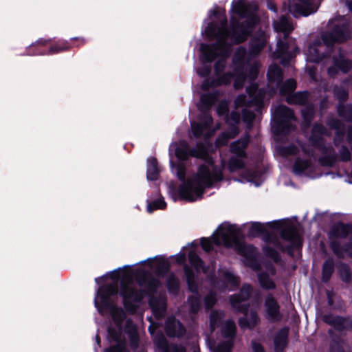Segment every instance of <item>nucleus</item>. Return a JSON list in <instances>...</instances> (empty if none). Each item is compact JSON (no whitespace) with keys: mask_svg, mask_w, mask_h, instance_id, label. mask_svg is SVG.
<instances>
[{"mask_svg":"<svg viewBox=\"0 0 352 352\" xmlns=\"http://www.w3.org/2000/svg\"><path fill=\"white\" fill-rule=\"evenodd\" d=\"M232 12L239 18L232 16L230 26L224 12L210 10L208 17L215 21L207 23L204 33L214 42L200 46L201 67L196 69L198 76L205 78L201 84L204 91H212L204 94L200 97L199 108L201 111L197 121H190L191 130L196 138H203V142H197L195 147L190 148L184 141L173 142L169 146V155L174 153L179 160L175 164L170 160L171 171L182 182L178 188L171 183L170 190L180 199L193 202L200 199L206 188L218 187L223 179V170L225 162L221 160L216 162L212 157L213 145L210 138L220 127L219 124H213L211 115L207 111L219 99L223 91L218 87L230 84L234 80V87L241 89L246 80L250 85L246 87L247 94H240L234 100L235 110L230 114L228 104L221 100L217 108L219 116H225L229 125H236L241 119L250 129L257 114L264 106V89L255 82L258 77L260 63L255 60L265 47L268 36L259 29L251 36L249 50L239 47L232 56V65H228L233 45L247 40L259 23L256 8L243 0L232 3Z\"/></svg>","mask_w":352,"mask_h":352,"instance_id":"nucleus-1","label":"nucleus"},{"mask_svg":"<svg viewBox=\"0 0 352 352\" xmlns=\"http://www.w3.org/2000/svg\"><path fill=\"white\" fill-rule=\"evenodd\" d=\"M221 246L233 248L241 255L253 256L255 248L244 243L241 230L236 225L223 223L210 238L203 237L200 242L194 241L182 248L181 251L169 256L157 255L135 264H215Z\"/></svg>","mask_w":352,"mask_h":352,"instance_id":"nucleus-2","label":"nucleus"},{"mask_svg":"<svg viewBox=\"0 0 352 352\" xmlns=\"http://www.w3.org/2000/svg\"><path fill=\"white\" fill-rule=\"evenodd\" d=\"M267 226L280 231V237L267 233L265 225L259 222H254L249 228L248 234L250 236L265 235L267 244L263 247L265 254L274 262L280 260L278 251L291 254L292 250H299L302 245V230L293 219H285L267 223Z\"/></svg>","mask_w":352,"mask_h":352,"instance_id":"nucleus-3","label":"nucleus"},{"mask_svg":"<svg viewBox=\"0 0 352 352\" xmlns=\"http://www.w3.org/2000/svg\"><path fill=\"white\" fill-rule=\"evenodd\" d=\"M326 122L331 129L336 131L333 139V145L324 140V136L330 137L331 134L326 126L320 123L314 124L309 138L311 146L320 153L318 162L322 166L332 167L338 161H351V151L343 144L345 136L344 124L333 116L329 117Z\"/></svg>","mask_w":352,"mask_h":352,"instance_id":"nucleus-4","label":"nucleus"},{"mask_svg":"<svg viewBox=\"0 0 352 352\" xmlns=\"http://www.w3.org/2000/svg\"><path fill=\"white\" fill-rule=\"evenodd\" d=\"M328 30L320 37L311 43L306 51L307 61L318 63L327 56L336 43H342L351 37L352 20L347 16H338L330 19Z\"/></svg>","mask_w":352,"mask_h":352,"instance_id":"nucleus-5","label":"nucleus"},{"mask_svg":"<svg viewBox=\"0 0 352 352\" xmlns=\"http://www.w3.org/2000/svg\"><path fill=\"white\" fill-rule=\"evenodd\" d=\"M267 77V88H262L265 91V98L267 96L272 97L278 91L280 95L287 96L286 101L290 104L305 105L311 101V95L307 91L293 93L296 88L295 80L289 78L283 82V71L278 65H270Z\"/></svg>","mask_w":352,"mask_h":352,"instance_id":"nucleus-6","label":"nucleus"},{"mask_svg":"<svg viewBox=\"0 0 352 352\" xmlns=\"http://www.w3.org/2000/svg\"><path fill=\"white\" fill-rule=\"evenodd\" d=\"M273 25L276 32L283 34V37H279L277 41L276 54L281 58L280 63L286 65L298 52L295 40L289 37L294 28V24L290 16H282L274 21Z\"/></svg>","mask_w":352,"mask_h":352,"instance_id":"nucleus-7","label":"nucleus"},{"mask_svg":"<svg viewBox=\"0 0 352 352\" xmlns=\"http://www.w3.org/2000/svg\"><path fill=\"white\" fill-rule=\"evenodd\" d=\"M250 136L246 133L241 139L233 142L230 146V157L228 162V169L230 172L241 171V182H252L258 176L255 168L245 167V160L247 157L246 148L250 143Z\"/></svg>","mask_w":352,"mask_h":352,"instance_id":"nucleus-8","label":"nucleus"},{"mask_svg":"<svg viewBox=\"0 0 352 352\" xmlns=\"http://www.w3.org/2000/svg\"><path fill=\"white\" fill-rule=\"evenodd\" d=\"M112 279L120 280V295L122 298L123 306L130 314H134L138 306L136 303L142 302L144 298L142 290L131 287L135 280V271L124 272L122 276L119 273L113 274Z\"/></svg>","mask_w":352,"mask_h":352,"instance_id":"nucleus-9","label":"nucleus"},{"mask_svg":"<svg viewBox=\"0 0 352 352\" xmlns=\"http://www.w3.org/2000/svg\"><path fill=\"white\" fill-rule=\"evenodd\" d=\"M301 148L305 156L296 158L293 166L294 173L299 177H307L311 179L320 177L322 174L316 165V158L313 149L309 146L305 145H302Z\"/></svg>","mask_w":352,"mask_h":352,"instance_id":"nucleus-10","label":"nucleus"},{"mask_svg":"<svg viewBox=\"0 0 352 352\" xmlns=\"http://www.w3.org/2000/svg\"><path fill=\"white\" fill-rule=\"evenodd\" d=\"M335 232L338 239L331 242L332 251L340 258L346 256L352 258V226L341 224L336 228Z\"/></svg>","mask_w":352,"mask_h":352,"instance_id":"nucleus-11","label":"nucleus"},{"mask_svg":"<svg viewBox=\"0 0 352 352\" xmlns=\"http://www.w3.org/2000/svg\"><path fill=\"white\" fill-rule=\"evenodd\" d=\"M295 121L294 112L285 105H278L272 110V128L277 134L287 135L294 130Z\"/></svg>","mask_w":352,"mask_h":352,"instance_id":"nucleus-12","label":"nucleus"},{"mask_svg":"<svg viewBox=\"0 0 352 352\" xmlns=\"http://www.w3.org/2000/svg\"><path fill=\"white\" fill-rule=\"evenodd\" d=\"M322 0H287L283 3L284 10H287L294 17L307 16L316 12Z\"/></svg>","mask_w":352,"mask_h":352,"instance_id":"nucleus-13","label":"nucleus"},{"mask_svg":"<svg viewBox=\"0 0 352 352\" xmlns=\"http://www.w3.org/2000/svg\"><path fill=\"white\" fill-rule=\"evenodd\" d=\"M118 292V286L115 283L104 284L99 287L94 304L100 314L104 315L107 308L111 307L113 304L111 296L116 295Z\"/></svg>","mask_w":352,"mask_h":352,"instance_id":"nucleus-14","label":"nucleus"},{"mask_svg":"<svg viewBox=\"0 0 352 352\" xmlns=\"http://www.w3.org/2000/svg\"><path fill=\"white\" fill-rule=\"evenodd\" d=\"M48 41V40L43 38L38 39L35 43H32L29 46L27 49L26 54L29 56L54 54L67 50L71 47L68 41H60L46 52L42 49V47L45 46Z\"/></svg>","mask_w":352,"mask_h":352,"instance_id":"nucleus-15","label":"nucleus"},{"mask_svg":"<svg viewBox=\"0 0 352 352\" xmlns=\"http://www.w3.org/2000/svg\"><path fill=\"white\" fill-rule=\"evenodd\" d=\"M322 321L331 327L338 332L352 328V320L349 317L334 316L331 313L324 314L322 316Z\"/></svg>","mask_w":352,"mask_h":352,"instance_id":"nucleus-16","label":"nucleus"},{"mask_svg":"<svg viewBox=\"0 0 352 352\" xmlns=\"http://www.w3.org/2000/svg\"><path fill=\"white\" fill-rule=\"evenodd\" d=\"M334 65L331 66L327 69L328 75L330 77H336L339 70L346 74L352 69V60L346 58L344 54L339 49L338 56L333 57Z\"/></svg>","mask_w":352,"mask_h":352,"instance_id":"nucleus-17","label":"nucleus"},{"mask_svg":"<svg viewBox=\"0 0 352 352\" xmlns=\"http://www.w3.org/2000/svg\"><path fill=\"white\" fill-rule=\"evenodd\" d=\"M164 331L168 338H182L186 333L184 325L175 316L168 317L165 321Z\"/></svg>","mask_w":352,"mask_h":352,"instance_id":"nucleus-18","label":"nucleus"},{"mask_svg":"<svg viewBox=\"0 0 352 352\" xmlns=\"http://www.w3.org/2000/svg\"><path fill=\"white\" fill-rule=\"evenodd\" d=\"M184 274L188 285V288L192 293H198V285L196 280V275L194 269L196 270H202L204 272H206L211 265H183ZM215 267V265H212Z\"/></svg>","mask_w":352,"mask_h":352,"instance_id":"nucleus-19","label":"nucleus"},{"mask_svg":"<svg viewBox=\"0 0 352 352\" xmlns=\"http://www.w3.org/2000/svg\"><path fill=\"white\" fill-rule=\"evenodd\" d=\"M264 306L267 318L272 322H278L281 320L280 307L276 299L272 294H269L265 300Z\"/></svg>","mask_w":352,"mask_h":352,"instance_id":"nucleus-20","label":"nucleus"},{"mask_svg":"<svg viewBox=\"0 0 352 352\" xmlns=\"http://www.w3.org/2000/svg\"><path fill=\"white\" fill-rule=\"evenodd\" d=\"M148 305L152 314L157 320L163 318L167 309L166 298L160 296H151L148 299Z\"/></svg>","mask_w":352,"mask_h":352,"instance_id":"nucleus-21","label":"nucleus"},{"mask_svg":"<svg viewBox=\"0 0 352 352\" xmlns=\"http://www.w3.org/2000/svg\"><path fill=\"white\" fill-rule=\"evenodd\" d=\"M245 298V295L241 294V292L240 290L239 293L234 294L230 296V304L232 308L235 311V312L243 314V315H247L248 314L250 307V304L249 302H247L250 299Z\"/></svg>","mask_w":352,"mask_h":352,"instance_id":"nucleus-22","label":"nucleus"},{"mask_svg":"<svg viewBox=\"0 0 352 352\" xmlns=\"http://www.w3.org/2000/svg\"><path fill=\"white\" fill-rule=\"evenodd\" d=\"M124 331L128 336L131 349L133 351L137 350L140 344V336L137 326L134 324L132 319L128 318L126 320Z\"/></svg>","mask_w":352,"mask_h":352,"instance_id":"nucleus-23","label":"nucleus"},{"mask_svg":"<svg viewBox=\"0 0 352 352\" xmlns=\"http://www.w3.org/2000/svg\"><path fill=\"white\" fill-rule=\"evenodd\" d=\"M289 327L287 326L280 329L274 338L275 352H283L289 343Z\"/></svg>","mask_w":352,"mask_h":352,"instance_id":"nucleus-24","label":"nucleus"},{"mask_svg":"<svg viewBox=\"0 0 352 352\" xmlns=\"http://www.w3.org/2000/svg\"><path fill=\"white\" fill-rule=\"evenodd\" d=\"M111 314L113 321L119 330L122 329L124 321L126 318V315L122 307L116 306L114 303L111 307H107V311Z\"/></svg>","mask_w":352,"mask_h":352,"instance_id":"nucleus-25","label":"nucleus"},{"mask_svg":"<svg viewBox=\"0 0 352 352\" xmlns=\"http://www.w3.org/2000/svg\"><path fill=\"white\" fill-rule=\"evenodd\" d=\"M230 129L221 133L215 141L216 146L219 147L228 144V141L234 138L239 133V129L236 125H230Z\"/></svg>","mask_w":352,"mask_h":352,"instance_id":"nucleus-26","label":"nucleus"},{"mask_svg":"<svg viewBox=\"0 0 352 352\" xmlns=\"http://www.w3.org/2000/svg\"><path fill=\"white\" fill-rule=\"evenodd\" d=\"M160 168L155 157L147 160L146 179L149 181H155L158 179Z\"/></svg>","mask_w":352,"mask_h":352,"instance_id":"nucleus-27","label":"nucleus"},{"mask_svg":"<svg viewBox=\"0 0 352 352\" xmlns=\"http://www.w3.org/2000/svg\"><path fill=\"white\" fill-rule=\"evenodd\" d=\"M236 326L234 320H227L221 328V333L223 338L234 341L236 335Z\"/></svg>","mask_w":352,"mask_h":352,"instance_id":"nucleus-28","label":"nucleus"},{"mask_svg":"<svg viewBox=\"0 0 352 352\" xmlns=\"http://www.w3.org/2000/svg\"><path fill=\"white\" fill-rule=\"evenodd\" d=\"M336 109L338 114L340 118L346 122L352 123V104H344V103H338Z\"/></svg>","mask_w":352,"mask_h":352,"instance_id":"nucleus-29","label":"nucleus"},{"mask_svg":"<svg viewBox=\"0 0 352 352\" xmlns=\"http://www.w3.org/2000/svg\"><path fill=\"white\" fill-rule=\"evenodd\" d=\"M258 281L261 287L264 289H274L276 284L266 272H261L257 275Z\"/></svg>","mask_w":352,"mask_h":352,"instance_id":"nucleus-30","label":"nucleus"},{"mask_svg":"<svg viewBox=\"0 0 352 352\" xmlns=\"http://www.w3.org/2000/svg\"><path fill=\"white\" fill-rule=\"evenodd\" d=\"M157 344L163 352H186L185 347L182 345L175 344L171 348L168 347L167 341L164 337L159 339Z\"/></svg>","mask_w":352,"mask_h":352,"instance_id":"nucleus-31","label":"nucleus"},{"mask_svg":"<svg viewBox=\"0 0 352 352\" xmlns=\"http://www.w3.org/2000/svg\"><path fill=\"white\" fill-rule=\"evenodd\" d=\"M305 106V107L302 109L301 113L305 124L307 126H309L314 118L315 107L311 101Z\"/></svg>","mask_w":352,"mask_h":352,"instance_id":"nucleus-32","label":"nucleus"},{"mask_svg":"<svg viewBox=\"0 0 352 352\" xmlns=\"http://www.w3.org/2000/svg\"><path fill=\"white\" fill-rule=\"evenodd\" d=\"M166 287L169 293L174 295L178 294L179 292V282L174 274H171L166 280Z\"/></svg>","mask_w":352,"mask_h":352,"instance_id":"nucleus-33","label":"nucleus"},{"mask_svg":"<svg viewBox=\"0 0 352 352\" xmlns=\"http://www.w3.org/2000/svg\"><path fill=\"white\" fill-rule=\"evenodd\" d=\"M223 316V313L222 311L216 310L211 311L210 315V327L212 331L220 327L222 323Z\"/></svg>","mask_w":352,"mask_h":352,"instance_id":"nucleus-34","label":"nucleus"},{"mask_svg":"<svg viewBox=\"0 0 352 352\" xmlns=\"http://www.w3.org/2000/svg\"><path fill=\"white\" fill-rule=\"evenodd\" d=\"M152 275L144 270H137L135 271V280L140 287H144L151 278Z\"/></svg>","mask_w":352,"mask_h":352,"instance_id":"nucleus-35","label":"nucleus"},{"mask_svg":"<svg viewBox=\"0 0 352 352\" xmlns=\"http://www.w3.org/2000/svg\"><path fill=\"white\" fill-rule=\"evenodd\" d=\"M147 202L146 210L149 213L153 212L157 209H164L166 206V204L162 197H160L151 202L147 200Z\"/></svg>","mask_w":352,"mask_h":352,"instance_id":"nucleus-36","label":"nucleus"},{"mask_svg":"<svg viewBox=\"0 0 352 352\" xmlns=\"http://www.w3.org/2000/svg\"><path fill=\"white\" fill-rule=\"evenodd\" d=\"M338 274L340 279L345 283H350L352 280V272L350 265H339Z\"/></svg>","mask_w":352,"mask_h":352,"instance_id":"nucleus-37","label":"nucleus"},{"mask_svg":"<svg viewBox=\"0 0 352 352\" xmlns=\"http://www.w3.org/2000/svg\"><path fill=\"white\" fill-rule=\"evenodd\" d=\"M188 302L190 306V312L194 314H197L201 307L200 298L197 296H190L188 298Z\"/></svg>","mask_w":352,"mask_h":352,"instance_id":"nucleus-38","label":"nucleus"},{"mask_svg":"<svg viewBox=\"0 0 352 352\" xmlns=\"http://www.w3.org/2000/svg\"><path fill=\"white\" fill-rule=\"evenodd\" d=\"M335 98L339 100V103H344L349 97L347 90L340 86H335L333 88Z\"/></svg>","mask_w":352,"mask_h":352,"instance_id":"nucleus-39","label":"nucleus"},{"mask_svg":"<svg viewBox=\"0 0 352 352\" xmlns=\"http://www.w3.org/2000/svg\"><path fill=\"white\" fill-rule=\"evenodd\" d=\"M204 301L206 309L212 308L217 301L216 292L213 290H210L204 297Z\"/></svg>","mask_w":352,"mask_h":352,"instance_id":"nucleus-40","label":"nucleus"},{"mask_svg":"<svg viewBox=\"0 0 352 352\" xmlns=\"http://www.w3.org/2000/svg\"><path fill=\"white\" fill-rule=\"evenodd\" d=\"M223 278L225 280L229 283L232 287L237 288L240 285V278L238 276H235L230 272H225L223 274Z\"/></svg>","mask_w":352,"mask_h":352,"instance_id":"nucleus-41","label":"nucleus"},{"mask_svg":"<svg viewBox=\"0 0 352 352\" xmlns=\"http://www.w3.org/2000/svg\"><path fill=\"white\" fill-rule=\"evenodd\" d=\"M334 266L335 265H322V281L323 283H327L329 281L334 272Z\"/></svg>","mask_w":352,"mask_h":352,"instance_id":"nucleus-42","label":"nucleus"},{"mask_svg":"<svg viewBox=\"0 0 352 352\" xmlns=\"http://www.w3.org/2000/svg\"><path fill=\"white\" fill-rule=\"evenodd\" d=\"M278 150L279 153L283 156L296 155L298 151V147L294 144H290L287 146H280Z\"/></svg>","mask_w":352,"mask_h":352,"instance_id":"nucleus-43","label":"nucleus"},{"mask_svg":"<svg viewBox=\"0 0 352 352\" xmlns=\"http://www.w3.org/2000/svg\"><path fill=\"white\" fill-rule=\"evenodd\" d=\"M104 352H127L125 340L116 343L114 345L109 346L104 349Z\"/></svg>","mask_w":352,"mask_h":352,"instance_id":"nucleus-44","label":"nucleus"},{"mask_svg":"<svg viewBox=\"0 0 352 352\" xmlns=\"http://www.w3.org/2000/svg\"><path fill=\"white\" fill-rule=\"evenodd\" d=\"M159 280L152 276L144 287H145L148 294L153 295L156 292Z\"/></svg>","mask_w":352,"mask_h":352,"instance_id":"nucleus-45","label":"nucleus"},{"mask_svg":"<svg viewBox=\"0 0 352 352\" xmlns=\"http://www.w3.org/2000/svg\"><path fill=\"white\" fill-rule=\"evenodd\" d=\"M108 337L112 341L120 343L122 342L121 340V333L120 331L116 330L115 328L109 327L107 328Z\"/></svg>","mask_w":352,"mask_h":352,"instance_id":"nucleus-46","label":"nucleus"},{"mask_svg":"<svg viewBox=\"0 0 352 352\" xmlns=\"http://www.w3.org/2000/svg\"><path fill=\"white\" fill-rule=\"evenodd\" d=\"M234 345V341L226 340L218 344L217 350V352H231Z\"/></svg>","mask_w":352,"mask_h":352,"instance_id":"nucleus-47","label":"nucleus"},{"mask_svg":"<svg viewBox=\"0 0 352 352\" xmlns=\"http://www.w3.org/2000/svg\"><path fill=\"white\" fill-rule=\"evenodd\" d=\"M241 294L245 295V299H250L254 292L253 286L250 283H243L240 289Z\"/></svg>","mask_w":352,"mask_h":352,"instance_id":"nucleus-48","label":"nucleus"},{"mask_svg":"<svg viewBox=\"0 0 352 352\" xmlns=\"http://www.w3.org/2000/svg\"><path fill=\"white\" fill-rule=\"evenodd\" d=\"M210 280L212 285L221 290H225L227 287L226 283L221 280L218 279L214 274L210 276Z\"/></svg>","mask_w":352,"mask_h":352,"instance_id":"nucleus-49","label":"nucleus"},{"mask_svg":"<svg viewBox=\"0 0 352 352\" xmlns=\"http://www.w3.org/2000/svg\"><path fill=\"white\" fill-rule=\"evenodd\" d=\"M247 316H248V314L244 315L242 317H240L238 320V324H239V327L243 330H245L247 329L252 330L253 329L249 322V320L247 318Z\"/></svg>","mask_w":352,"mask_h":352,"instance_id":"nucleus-50","label":"nucleus"},{"mask_svg":"<svg viewBox=\"0 0 352 352\" xmlns=\"http://www.w3.org/2000/svg\"><path fill=\"white\" fill-rule=\"evenodd\" d=\"M249 322L252 326V329H254L260 322V318L258 315L255 310H252L250 313V318Z\"/></svg>","mask_w":352,"mask_h":352,"instance_id":"nucleus-51","label":"nucleus"},{"mask_svg":"<svg viewBox=\"0 0 352 352\" xmlns=\"http://www.w3.org/2000/svg\"><path fill=\"white\" fill-rule=\"evenodd\" d=\"M306 68H307V72L310 76V78L312 80L316 81L317 80V76H316L317 69H316V67L314 65H307Z\"/></svg>","mask_w":352,"mask_h":352,"instance_id":"nucleus-52","label":"nucleus"},{"mask_svg":"<svg viewBox=\"0 0 352 352\" xmlns=\"http://www.w3.org/2000/svg\"><path fill=\"white\" fill-rule=\"evenodd\" d=\"M251 345L253 352H266L264 346L259 342L253 340Z\"/></svg>","mask_w":352,"mask_h":352,"instance_id":"nucleus-53","label":"nucleus"},{"mask_svg":"<svg viewBox=\"0 0 352 352\" xmlns=\"http://www.w3.org/2000/svg\"><path fill=\"white\" fill-rule=\"evenodd\" d=\"M329 352H344V351L341 345L336 343L330 345Z\"/></svg>","mask_w":352,"mask_h":352,"instance_id":"nucleus-54","label":"nucleus"},{"mask_svg":"<svg viewBox=\"0 0 352 352\" xmlns=\"http://www.w3.org/2000/svg\"><path fill=\"white\" fill-rule=\"evenodd\" d=\"M148 266L151 267L152 268L154 265H148ZM155 266L158 267L157 270L159 271L162 270L164 272H167L168 271H169L170 270V267L172 265H155Z\"/></svg>","mask_w":352,"mask_h":352,"instance_id":"nucleus-55","label":"nucleus"},{"mask_svg":"<svg viewBox=\"0 0 352 352\" xmlns=\"http://www.w3.org/2000/svg\"><path fill=\"white\" fill-rule=\"evenodd\" d=\"M267 7L270 10H271L275 13L277 12V9H276V5L272 1H267Z\"/></svg>","mask_w":352,"mask_h":352,"instance_id":"nucleus-56","label":"nucleus"},{"mask_svg":"<svg viewBox=\"0 0 352 352\" xmlns=\"http://www.w3.org/2000/svg\"><path fill=\"white\" fill-rule=\"evenodd\" d=\"M248 266L250 267V268H252L254 271H258L262 268L263 265H248ZM264 266L266 267L267 269L270 270V269L273 268V267L274 265H264Z\"/></svg>","mask_w":352,"mask_h":352,"instance_id":"nucleus-57","label":"nucleus"},{"mask_svg":"<svg viewBox=\"0 0 352 352\" xmlns=\"http://www.w3.org/2000/svg\"><path fill=\"white\" fill-rule=\"evenodd\" d=\"M156 327H154V324L151 322L150 326L148 328V331L150 333L151 335H153L155 331Z\"/></svg>","mask_w":352,"mask_h":352,"instance_id":"nucleus-58","label":"nucleus"},{"mask_svg":"<svg viewBox=\"0 0 352 352\" xmlns=\"http://www.w3.org/2000/svg\"><path fill=\"white\" fill-rule=\"evenodd\" d=\"M327 102V99H324L322 101H320V109L324 108V104Z\"/></svg>","mask_w":352,"mask_h":352,"instance_id":"nucleus-59","label":"nucleus"},{"mask_svg":"<svg viewBox=\"0 0 352 352\" xmlns=\"http://www.w3.org/2000/svg\"><path fill=\"white\" fill-rule=\"evenodd\" d=\"M346 6L348 9L352 12V1H346Z\"/></svg>","mask_w":352,"mask_h":352,"instance_id":"nucleus-60","label":"nucleus"},{"mask_svg":"<svg viewBox=\"0 0 352 352\" xmlns=\"http://www.w3.org/2000/svg\"><path fill=\"white\" fill-rule=\"evenodd\" d=\"M328 304L329 305H332L333 304V299L329 296V295L328 294Z\"/></svg>","mask_w":352,"mask_h":352,"instance_id":"nucleus-61","label":"nucleus"},{"mask_svg":"<svg viewBox=\"0 0 352 352\" xmlns=\"http://www.w3.org/2000/svg\"><path fill=\"white\" fill-rule=\"evenodd\" d=\"M96 342L98 343V344H100V338L99 335H98V334L96 335Z\"/></svg>","mask_w":352,"mask_h":352,"instance_id":"nucleus-62","label":"nucleus"},{"mask_svg":"<svg viewBox=\"0 0 352 352\" xmlns=\"http://www.w3.org/2000/svg\"><path fill=\"white\" fill-rule=\"evenodd\" d=\"M135 265H123V269H128V268H131V267H134Z\"/></svg>","mask_w":352,"mask_h":352,"instance_id":"nucleus-63","label":"nucleus"},{"mask_svg":"<svg viewBox=\"0 0 352 352\" xmlns=\"http://www.w3.org/2000/svg\"><path fill=\"white\" fill-rule=\"evenodd\" d=\"M328 333H329V335L331 336V334L333 333V331L331 329H329Z\"/></svg>","mask_w":352,"mask_h":352,"instance_id":"nucleus-64","label":"nucleus"}]
</instances>
